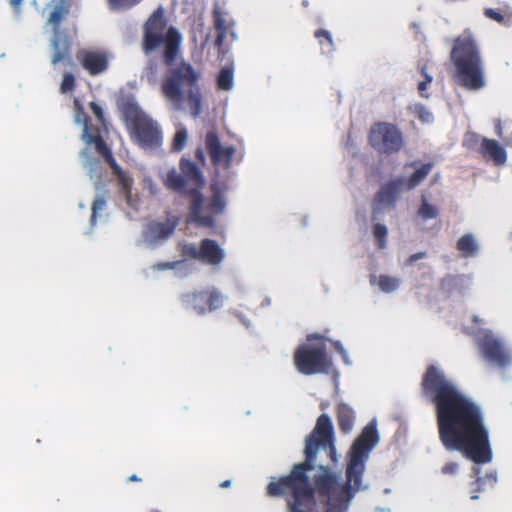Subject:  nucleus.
Masks as SVG:
<instances>
[{
    "instance_id": "f257e3e1",
    "label": "nucleus",
    "mask_w": 512,
    "mask_h": 512,
    "mask_svg": "<svg viewBox=\"0 0 512 512\" xmlns=\"http://www.w3.org/2000/svg\"><path fill=\"white\" fill-rule=\"evenodd\" d=\"M378 442L376 424L364 427L354 440L346 467V481L327 465L315 466L320 448L328 452L330 461L337 462L334 427L323 413L316 420L304 447V461L294 464L287 475L275 478L267 486L270 497L285 498L287 512H346L349 503L362 488L365 462Z\"/></svg>"
},
{
    "instance_id": "f03ea898",
    "label": "nucleus",
    "mask_w": 512,
    "mask_h": 512,
    "mask_svg": "<svg viewBox=\"0 0 512 512\" xmlns=\"http://www.w3.org/2000/svg\"><path fill=\"white\" fill-rule=\"evenodd\" d=\"M420 389L434 404L439 439L444 449L462 452L478 464L491 462L489 430L480 405L432 364L423 375Z\"/></svg>"
},
{
    "instance_id": "7ed1b4c3",
    "label": "nucleus",
    "mask_w": 512,
    "mask_h": 512,
    "mask_svg": "<svg viewBox=\"0 0 512 512\" xmlns=\"http://www.w3.org/2000/svg\"><path fill=\"white\" fill-rule=\"evenodd\" d=\"M182 35L178 28L168 27L163 8L158 7L143 25L141 48L145 55L162 49V62L169 67L162 78L160 90L174 108L186 105L193 117L203 110V94L199 86L201 73L189 62L174 64L181 53Z\"/></svg>"
},
{
    "instance_id": "20e7f679",
    "label": "nucleus",
    "mask_w": 512,
    "mask_h": 512,
    "mask_svg": "<svg viewBox=\"0 0 512 512\" xmlns=\"http://www.w3.org/2000/svg\"><path fill=\"white\" fill-rule=\"evenodd\" d=\"M179 168L180 171L169 170L162 182L173 192L190 198V213L195 222L206 227L214 226L215 217L225 209L223 190L219 184L210 185L212 195L206 203L201 192L205 186V178L197 164L182 158Z\"/></svg>"
},
{
    "instance_id": "39448f33",
    "label": "nucleus",
    "mask_w": 512,
    "mask_h": 512,
    "mask_svg": "<svg viewBox=\"0 0 512 512\" xmlns=\"http://www.w3.org/2000/svg\"><path fill=\"white\" fill-rule=\"evenodd\" d=\"M450 59L455 68L453 77L459 86L467 90H479L485 86L481 52L470 30L455 38Z\"/></svg>"
},
{
    "instance_id": "423d86ee",
    "label": "nucleus",
    "mask_w": 512,
    "mask_h": 512,
    "mask_svg": "<svg viewBox=\"0 0 512 512\" xmlns=\"http://www.w3.org/2000/svg\"><path fill=\"white\" fill-rule=\"evenodd\" d=\"M129 136L134 144L142 149H158L163 144V131L160 125L135 102L128 100L122 104Z\"/></svg>"
},
{
    "instance_id": "0eeeda50",
    "label": "nucleus",
    "mask_w": 512,
    "mask_h": 512,
    "mask_svg": "<svg viewBox=\"0 0 512 512\" xmlns=\"http://www.w3.org/2000/svg\"><path fill=\"white\" fill-rule=\"evenodd\" d=\"M308 341L298 346L294 353L297 371L304 376L328 373L333 362L326 351V339L319 334H311Z\"/></svg>"
},
{
    "instance_id": "6e6552de",
    "label": "nucleus",
    "mask_w": 512,
    "mask_h": 512,
    "mask_svg": "<svg viewBox=\"0 0 512 512\" xmlns=\"http://www.w3.org/2000/svg\"><path fill=\"white\" fill-rule=\"evenodd\" d=\"M50 10L43 29L51 35L50 47L52 64L61 62L64 58V0H51L46 6Z\"/></svg>"
},
{
    "instance_id": "1a4fd4ad",
    "label": "nucleus",
    "mask_w": 512,
    "mask_h": 512,
    "mask_svg": "<svg viewBox=\"0 0 512 512\" xmlns=\"http://www.w3.org/2000/svg\"><path fill=\"white\" fill-rule=\"evenodd\" d=\"M368 143L378 153L390 155L403 148L404 138L397 125L378 122L372 125L368 132Z\"/></svg>"
},
{
    "instance_id": "9d476101",
    "label": "nucleus",
    "mask_w": 512,
    "mask_h": 512,
    "mask_svg": "<svg viewBox=\"0 0 512 512\" xmlns=\"http://www.w3.org/2000/svg\"><path fill=\"white\" fill-rule=\"evenodd\" d=\"M478 349L485 361L500 368L511 363V353L502 339L497 338L491 331H486L477 340Z\"/></svg>"
},
{
    "instance_id": "9b49d317",
    "label": "nucleus",
    "mask_w": 512,
    "mask_h": 512,
    "mask_svg": "<svg viewBox=\"0 0 512 512\" xmlns=\"http://www.w3.org/2000/svg\"><path fill=\"white\" fill-rule=\"evenodd\" d=\"M223 300L221 292L214 287L188 292L182 296L183 304L199 315L217 310L223 304Z\"/></svg>"
},
{
    "instance_id": "f8f14e48",
    "label": "nucleus",
    "mask_w": 512,
    "mask_h": 512,
    "mask_svg": "<svg viewBox=\"0 0 512 512\" xmlns=\"http://www.w3.org/2000/svg\"><path fill=\"white\" fill-rule=\"evenodd\" d=\"M205 147L212 164L230 168L236 152L234 146L223 147L217 132L209 131L205 136Z\"/></svg>"
},
{
    "instance_id": "ddd939ff",
    "label": "nucleus",
    "mask_w": 512,
    "mask_h": 512,
    "mask_svg": "<svg viewBox=\"0 0 512 512\" xmlns=\"http://www.w3.org/2000/svg\"><path fill=\"white\" fill-rule=\"evenodd\" d=\"M77 58L81 67L91 76L100 75L108 68L109 54L105 51L83 50L78 52Z\"/></svg>"
},
{
    "instance_id": "4468645a",
    "label": "nucleus",
    "mask_w": 512,
    "mask_h": 512,
    "mask_svg": "<svg viewBox=\"0 0 512 512\" xmlns=\"http://www.w3.org/2000/svg\"><path fill=\"white\" fill-rule=\"evenodd\" d=\"M225 253L220 244L214 240L205 238L199 244V261L210 266H218L224 260Z\"/></svg>"
},
{
    "instance_id": "2eb2a0df",
    "label": "nucleus",
    "mask_w": 512,
    "mask_h": 512,
    "mask_svg": "<svg viewBox=\"0 0 512 512\" xmlns=\"http://www.w3.org/2000/svg\"><path fill=\"white\" fill-rule=\"evenodd\" d=\"M404 178L398 177L380 187L375 196V203L379 207L391 206L397 199L400 190L404 187Z\"/></svg>"
},
{
    "instance_id": "dca6fc26",
    "label": "nucleus",
    "mask_w": 512,
    "mask_h": 512,
    "mask_svg": "<svg viewBox=\"0 0 512 512\" xmlns=\"http://www.w3.org/2000/svg\"><path fill=\"white\" fill-rule=\"evenodd\" d=\"M178 220L153 221L148 224L146 236L153 241L167 239L177 228Z\"/></svg>"
},
{
    "instance_id": "f3484780",
    "label": "nucleus",
    "mask_w": 512,
    "mask_h": 512,
    "mask_svg": "<svg viewBox=\"0 0 512 512\" xmlns=\"http://www.w3.org/2000/svg\"><path fill=\"white\" fill-rule=\"evenodd\" d=\"M479 152L484 158L493 160L496 165H502L506 161L505 149L494 139L483 137Z\"/></svg>"
},
{
    "instance_id": "a211bd4d",
    "label": "nucleus",
    "mask_w": 512,
    "mask_h": 512,
    "mask_svg": "<svg viewBox=\"0 0 512 512\" xmlns=\"http://www.w3.org/2000/svg\"><path fill=\"white\" fill-rule=\"evenodd\" d=\"M183 260L171 261V262H160L156 264L155 268L160 270L175 269L180 266L186 259H195L199 261V246L192 243L181 242L178 246Z\"/></svg>"
},
{
    "instance_id": "6ab92c4d",
    "label": "nucleus",
    "mask_w": 512,
    "mask_h": 512,
    "mask_svg": "<svg viewBox=\"0 0 512 512\" xmlns=\"http://www.w3.org/2000/svg\"><path fill=\"white\" fill-rule=\"evenodd\" d=\"M89 145H93L96 152L101 155L105 162L113 169L114 173H120V167L118 166L113 152L110 150L106 142L101 135L90 136Z\"/></svg>"
},
{
    "instance_id": "aec40b11",
    "label": "nucleus",
    "mask_w": 512,
    "mask_h": 512,
    "mask_svg": "<svg viewBox=\"0 0 512 512\" xmlns=\"http://www.w3.org/2000/svg\"><path fill=\"white\" fill-rule=\"evenodd\" d=\"M89 145H93L96 152L101 155L105 162L113 169L114 173H120V167L118 166L113 152L110 150L106 142L101 135L90 136Z\"/></svg>"
},
{
    "instance_id": "412c9836",
    "label": "nucleus",
    "mask_w": 512,
    "mask_h": 512,
    "mask_svg": "<svg viewBox=\"0 0 512 512\" xmlns=\"http://www.w3.org/2000/svg\"><path fill=\"white\" fill-rule=\"evenodd\" d=\"M337 424L341 433L348 434L352 431L355 413L346 403L338 404L336 408Z\"/></svg>"
},
{
    "instance_id": "4be33fe9",
    "label": "nucleus",
    "mask_w": 512,
    "mask_h": 512,
    "mask_svg": "<svg viewBox=\"0 0 512 512\" xmlns=\"http://www.w3.org/2000/svg\"><path fill=\"white\" fill-rule=\"evenodd\" d=\"M433 168L432 162H427L418 167L414 173L411 174L409 178H404V188L408 191L417 187L420 183L424 181L427 175L431 172Z\"/></svg>"
},
{
    "instance_id": "5701e85b",
    "label": "nucleus",
    "mask_w": 512,
    "mask_h": 512,
    "mask_svg": "<svg viewBox=\"0 0 512 512\" xmlns=\"http://www.w3.org/2000/svg\"><path fill=\"white\" fill-rule=\"evenodd\" d=\"M212 15H214L215 30L217 31L215 45L218 48H221L224 43L226 34L230 29V25L228 22H226L224 13L221 11V9L215 8L214 12H212Z\"/></svg>"
},
{
    "instance_id": "b1692460",
    "label": "nucleus",
    "mask_w": 512,
    "mask_h": 512,
    "mask_svg": "<svg viewBox=\"0 0 512 512\" xmlns=\"http://www.w3.org/2000/svg\"><path fill=\"white\" fill-rule=\"evenodd\" d=\"M456 248L462 252L463 256L472 257L476 254L478 245L475 238L470 233H467L457 240Z\"/></svg>"
},
{
    "instance_id": "393cba45",
    "label": "nucleus",
    "mask_w": 512,
    "mask_h": 512,
    "mask_svg": "<svg viewBox=\"0 0 512 512\" xmlns=\"http://www.w3.org/2000/svg\"><path fill=\"white\" fill-rule=\"evenodd\" d=\"M234 86V74L231 66H224L221 68L217 76V88L219 90H232Z\"/></svg>"
},
{
    "instance_id": "a878e982",
    "label": "nucleus",
    "mask_w": 512,
    "mask_h": 512,
    "mask_svg": "<svg viewBox=\"0 0 512 512\" xmlns=\"http://www.w3.org/2000/svg\"><path fill=\"white\" fill-rule=\"evenodd\" d=\"M314 37L318 40L322 52L330 53L334 50L333 37L328 30H323V28L315 30Z\"/></svg>"
},
{
    "instance_id": "bb28decb",
    "label": "nucleus",
    "mask_w": 512,
    "mask_h": 512,
    "mask_svg": "<svg viewBox=\"0 0 512 512\" xmlns=\"http://www.w3.org/2000/svg\"><path fill=\"white\" fill-rule=\"evenodd\" d=\"M377 284L382 293H392L399 288L401 280L389 275H380Z\"/></svg>"
},
{
    "instance_id": "cd10ccee",
    "label": "nucleus",
    "mask_w": 512,
    "mask_h": 512,
    "mask_svg": "<svg viewBox=\"0 0 512 512\" xmlns=\"http://www.w3.org/2000/svg\"><path fill=\"white\" fill-rule=\"evenodd\" d=\"M158 76L159 62L156 59L148 60L143 70V79L154 85L158 80Z\"/></svg>"
},
{
    "instance_id": "c85d7f7f",
    "label": "nucleus",
    "mask_w": 512,
    "mask_h": 512,
    "mask_svg": "<svg viewBox=\"0 0 512 512\" xmlns=\"http://www.w3.org/2000/svg\"><path fill=\"white\" fill-rule=\"evenodd\" d=\"M417 214L422 220L427 221L429 219H435L439 215V210L435 205L430 204L425 197L422 199Z\"/></svg>"
},
{
    "instance_id": "c756f323",
    "label": "nucleus",
    "mask_w": 512,
    "mask_h": 512,
    "mask_svg": "<svg viewBox=\"0 0 512 512\" xmlns=\"http://www.w3.org/2000/svg\"><path fill=\"white\" fill-rule=\"evenodd\" d=\"M373 235L375 237L378 249H383L387 244V227L381 223H375L373 226Z\"/></svg>"
},
{
    "instance_id": "7c9ffc66",
    "label": "nucleus",
    "mask_w": 512,
    "mask_h": 512,
    "mask_svg": "<svg viewBox=\"0 0 512 512\" xmlns=\"http://www.w3.org/2000/svg\"><path fill=\"white\" fill-rule=\"evenodd\" d=\"M461 281V276L448 275L441 280L440 286L442 291H444L445 293H452V291Z\"/></svg>"
},
{
    "instance_id": "2f4dec72",
    "label": "nucleus",
    "mask_w": 512,
    "mask_h": 512,
    "mask_svg": "<svg viewBox=\"0 0 512 512\" xmlns=\"http://www.w3.org/2000/svg\"><path fill=\"white\" fill-rule=\"evenodd\" d=\"M483 137H480L477 133L468 132L464 136L463 145L465 148L474 150L479 149L481 145V140Z\"/></svg>"
},
{
    "instance_id": "473e14b6",
    "label": "nucleus",
    "mask_w": 512,
    "mask_h": 512,
    "mask_svg": "<svg viewBox=\"0 0 512 512\" xmlns=\"http://www.w3.org/2000/svg\"><path fill=\"white\" fill-rule=\"evenodd\" d=\"M187 140V133L185 129H180L174 134L172 140V149L174 151H181L185 145Z\"/></svg>"
},
{
    "instance_id": "72a5a7b5",
    "label": "nucleus",
    "mask_w": 512,
    "mask_h": 512,
    "mask_svg": "<svg viewBox=\"0 0 512 512\" xmlns=\"http://www.w3.org/2000/svg\"><path fill=\"white\" fill-rule=\"evenodd\" d=\"M483 15L485 17H487L488 19H492V20L496 21L497 23H500V24H503V25H508L507 24V19L501 13L500 10H497V9L489 7V8L484 9Z\"/></svg>"
},
{
    "instance_id": "f704fd0d",
    "label": "nucleus",
    "mask_w": 512,
    "mask_h": 512,
    "mask_svg": "<svg viewBox=\"0 0 512 512\" xmlns=\"http://www.w3.org/2000/svg\"><path fill=\"white\" fill-rule=\"evenodd\" d=\"M420 72H422V75L424 76L425 79L418 83L417 89H418L420 96H422L424 98H428L429 95L427 93H425V91L427 90L428 85L432 82V76L428 75L425 66L422 67V70H420Z\"/></svg>"
},
{
    "instance_id": "c9c22d12",
    "label": "nucleus",
    "mask_w": 512,
    "mask_h": 512,
    "mask_svg": "<svg viewBox=\"0 0 512 512\" xmlns=\"http://www.w3.org/2000/svg\"><path fill=\"white\" fill-rule=\"evenodd\" d=\"M106 207V201L103 196H98L94 199L92 203V214H91V221H95L96 217L99 215L100 212H102Z\"/></svg>"
},
{
    "instance_id": "e433bc0d",
    "label": "nucleus",
    "mask_w": 512,
    "mask_h": 512,
    "mask_svg": "<svg viewBox=\"0 0 512 512\" xmlns=\"http://www.w3.org/2000/svg\"><path fill=\"white\" fill-rule=\"evenodd\" d=\"M142 0H108L109 5L116 8H130L134 7Z\"/></svg>"
},
{
    "instance_id": "4c0bfd02",
    "label": "nucleus",
    "mask_w": 512,
    "mask_h": 512,
    "mask_svg": "<svg viewBox=\"0 0 512 512\" xmlns=\"http://www.w3.org/2000/svg\"><path fill=\"white\" fill-rule=\"evenodd\" d=\"M95 135H101L99 129L96 127H93L89 123H86V125H84V127H83V137H84V139H86V142L89 144L90 137H93Z\"/></svg>"
},
{
    "instance_id": "58836bf2",
    "label": "nucleus",
    "mask_w": 512,
    "mask_h": 512,
    "mask_svg": "<svg viewBox=\"0 0 512 512\" xmlns=\"http://www.w3.org/2000/svg\"><path fill=\"white\" fill-rule=\"evenodd\" d=\"M415 112L418 118L423 122H429V120L431 119V113L427 111V109L423 105L417 106Z\"/></svg>"
},
{
    "instance_id": "ea45409f",
    "label": "nucleus",
    "mask_w": 512,
    "mask_h": 512,
    "mask_svg": "<svg viewBox=\"0 0 512 512\" xmlns=\"http://www.w3.org/2000/svg\"><path fill=\"white\" fill-rule=\"evenodd\" d=\"M90 108H91L92 113L95 115V117L98 118V120L100 122H103L104 121V112H103L101 106L99 104H97L96 102L92 101L90 103Z\"/></svg>"
},
{
    "instance_id": "a19ab883",
    "label": "nucleus",
    "mask_w": 512,
    "mask_h": 512,
    "mask_svg": "<svg viewBox=\"0 0 512 512\" xmlns=\"http://www.w3.org/2000/svg\"><path fill=\"white\" fill-rule=\"evenodd\" d=\"M76 106H77V112H76V119L78 122H83L85 125L86 123H89V119L86 113H84L83 109L79 105V101L75 100Z\"/></svg>"
},
{
    "instance_id": "79ce46f5",
    "label": "nucleus",
    "mask_w": 512,
    "mask_h": 512,
    "mask_svg": "<svg viewBox=\"0 0 512 512\" xmlns=\"http://www.w3.org/2000/svg\"><path fill=\"white\" fill-rule=\"evenodd\" d=\"M458 465L455 462H448L441 469L443 474H454L457 471Z\"/></svg>"
},
{
    "instance_id": "37998d69",
    "label": "nucleus",
    "mask_w": 512,
    "mask_h": 512,
    "mask_svg": "<svg viewBox=\"0 0 512 512\" xmlns=\"http://www.w3.org/2000/svg\"><path fill=\"white\" fill-rule=\"evenodd\" d=\"M472 485L475 486V488H474V491H472L470 498L472 500H476V499H478V497H479L478 494L481 491V479L480 478L476 479L475 481L472 482Z\"/></svg>"
},
{
    "instance_id": "c03bdc74",
    "label": "nucleus",
    "mask_w": 512,
    "mask_h": 512,
    "mask_svg": "<svg viewBox=\"0 0 512 512\" xmlns=\"http://www.w3.org/2000/svg\"><path fill=\"white\" fill-rule=\"evenodd\" d=\"M426 252H417L413 255L408 256V260H406V265H413V263L419 259L425 258Z\"/></svg>"
},
{
    "instance_id": "a18cd8bd",
    "label": "nucleus",
    "mask_w": 512,
    "mask_h": 512,
    "mask_svg": "<svg viewBox=\"0 0 512 512\" xmlns=\"http://www.w3.org/2000/svg\"><path fill=\"white\" fill-rule=\"evenodd\" d=\"M333 346H334L335 350L337 351V353H339L342 356V358H344V360L347 362V352H346L345 348L342 347L340 341H338V340L334 341Z\"/></svg>"
},
{
    "instance_id": "49530a36",
    "label": "nucleus",
    "mask_w": 512,
    "mask_h": 512,
    "mask_svg": "<svg viewBox=\"0 0 512 512\" xmlns=\"http://www.w3.org/2000/svg\"><path fill=\"white\" fill-rule=\"evenodd\" d=\"M75 78L73 75L66 73V91L74 89Z\"/></svg>"
},
{
    "instance_id": "de8ad7c7",
    "label": "nucleus",
    "mask_w": 512,
    "mask_h": 512,
    "mask_svg": "<svg viewBox=\"0 0 512 512\" xmlns=\"http://www.w3.org/2000/svg\"><path fill=\"white\" fill-rule=\"evenodd\" d=\"M23 0H10V5L13 7L15 13H19L21 11V5Z\"/></svg>"
},
{
    "instance_id": "09e8293b",
    "label": "nucleus",
    "mask_w": 512,
    "mask_h": 512,
    "mask_svg": "<svg viewBox=\"0 0 512 512\" xmlns=\"http://www.w3.org/2000/svg\"><path fill=\"white\" fill-rule=\"evenodd\" d=\"M495 133H496V135H498L500 137H502V135H503V127H502L501 120H497L495 123Z\"/></svg>"
},
{
    "instance_id": "8fccbe9b",
    "label": "nucleus",
    "mask_w": 512,
    "mask_h": 512,
    "mask_svg": "<svg viewBox=\"0 0 512 512\" xmlns=\"http://www.w3.org/2000/svg\"><path fill=\"white\" fill-rule=\"evenodd\" d=\"M195 157L199 161H205L204 151L201 148L196 149Z\"/></svg>"
},
{
    "instance_id": "3c124183",
    "label": "nucleus",
    "mask_w": 512,
    "mask_h": 512,
    "mask_svg": "<svg viewBox=\"0 0 512 512\" xmlns=\"http://www.w3.org/2000/svg\"><path fill=\"white\" fill-rule=\"evenodd\" d=\"M142 479L136 474H132L128 477V482H141Z\"/></svg>"
},
{
    "instance_id": "603ef678",
    "label": "nucleus",
    "mask_w": 512,
    "mask_h": 512,
    "mask_svg": "<svg viewBox=\"0 0 512 512\" xmlns=\"http://www.w3.org/2000/svg\"><path fill=\"white\" fill-rule=\"evenodd\" d=\"M231 485V481L230 480H225L223 481L221 484H220V487L222 488H226V487H229Z\"/></svg>"
},
{
    "instance_id": "864d4df0",
    "label": "nucleus",
    "mask_w": 512,
    "mask_h": 512,
    "mask_svg": "<svg viewBox=\"0 0 512 512\" xmlns=\"http://www.w3.org/2000/svg\"><path fill=\"white\" fill-rule=\"evenodd\" d=\"M60 90L62 93H64V78L62 79V81L60 83Z\"/></svg>"
},
{
    "instance_id": "5fc2aeb1",
    "label": "nucleus",
    "mask_w": 512,
    "mask_h": 512,
    "mask_svg": "<svg viewBox=\"0 0 512 512\" xmlns=\"http://www.w3.org/2000/svg\"><path fill=\"white\" fill-rule=\"evenodd\" d=\"M408 166L415 167L416 166V162H412V163L408 164Z\"/></svg>"
},
{
    "instance_id": "6e6d98bb",
    "label": "nucleus",
    "mask_w": 512,
    "mask_h": 512,
    "mask_svg": "<svg viewBox=\"0 0 512 512\" xmlns=\"http://www.w3.org/2000/svg\"><path fill=\"white\" fill-rule=\"evenodd\" d=\"M478 321H479L478 316H474V322H478Z\"/></svg>"
}]
</instances>
